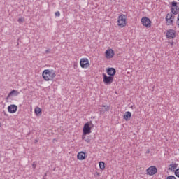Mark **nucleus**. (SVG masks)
I'll return each mask as SVG.
<instances>
[{
    "instance_id": "9b49d317",
    "label": "nucleus",
    "mask_w": 179,
    "mask_h": 179,
    "mask_svg": "<svg viewBox=\"0 0 179 179\" xmlns=\"http://www.w3.org/2000/svg\"><path fill=\"white\" fill-rule=\"evenodd\" d=\"M171 13L173 15H178L179 13V6H177L176 1H173L171 3Z\"/></svg>"
},
{
    "instance_id": "412c9836",
    "label": "nucleus",
    "mask_w": 179,
    "mask_h": 179,
    "mask_svg": "<svg viewBox=\"0 0 179 179\" xmlns=\"http://www.w3.org/2000/svg\"><path fill=\"white\" fill-rule=\"evenodd\" d=\"M23 22H24V19L23 17H20L18 19V23L21 24L23 23Z\"/></svg>"
},
{
    "instance_id": "b1692460",
    "label": "nucleus",
    "mask_w": 179,
    "mask_h": 179,
    "mask_svg": "<svg viewBox=\"0 0 179 179\" xmlns=\"http://www.w3.org/2000/svg\"><path fill=\"white\" fill-rule=\"evenodd\" d=\"M55 16H57V17H59V16H61V13H59V11H57L55 13Z\"/></svg>"
},
{
    "instance_id": "f3484780",
    "label": "nucleus",
    "mask_w": 179,
    "mask_h": 179,
    "mask_svg": "<svg viewBox=\"0 0 179 179\" xmlns=\"http://www.w3.org/2000/svg\"><path fill=\"white\" fill-rule=\"evenodd\" d=\"M34 113L36 117H40V115L43 114V110L41 109V108L37 106L34 108Z\"/></svg>"
},
{
    "instance_id": "f03ea898",
    "label": "nucleus",
    "mask_w": 179,
    "mask_h": 179,
    "mask_svg": "<svg viewBox=\"0 0 179 179\" xmlns=\"http://www.w3.org/2000/svg\"><path fill=\"white\" fill-rule=\"evenodd\" d=\"M116 23L117 27H120V29H124V27H126L127 24H128V17H127V15H119Z\"/></svg>"
},
{
    "instance_id": "6ab92c4d",
    "label": "nucleus",
    "mask_w": 179,
    "mask_h": 179,
    "mask_svg": "<svg viewBox=\"0 0 179 179\" xmlns=\"http://www.w3.org/2000/svg\"><path fill=\"white\" fill-rule=\"evenodd\" d=\"M106 111H110V106L107 105H103L100 113H106Z\"/></svg>"
},
{
    "instance_id": "bb28decb",
    "label": "nucleus",
    "mask_w": 179,
    "mask_h": 179,
    "mask_svg": "<svg viewBox=\"0 0 179 179\" xmlns=\"http://www.w3.org/2000/svg\"><path fill=\"white\" fill-rule=\"evenodd\" d=\"M32 167H33L34 169H35L36 164H33V165H32Z\"/></svg>"
},
{
    "instance_id": "ddd939ff",
    "label": "nucleus",
    "mask_w": 179,
    "mask_h": 179,
    "mask_svg": "<svg viewBox=\"0 0 179 179\" xmlns=\"http://www.w3.org/2000/svg\"><path fill=\"white\" fill-rule=\"evenodd\" d=\"M8 111L10 114H15L17 111V106L13 104L8 107Z\"/></svg>"
},
{
    "instance_id": "9d476101",
    "label": "nucleus",
    "mask_w": 179,
    "mask_h": 179,
    "mask_svg": "<svg viewBox=\"0 0 179 179\" xmlns=\"http://www.w3.org/2000/svg\"><path fill=\"white\" fill-rule=\"evenodd\" d=\"M166 22L167 26H171L174 23V15L168 13L166 16Z\"/></svg>"
},
{
    "instance_id": "0eeeda50",
    "label": "nucleus",
    "mask_w": 179,
    "mask_h": 179,
    "mask_svg": "<svg viewBox=\"0 0 179 179\" xmlns=\"http://www.w3.org/2000/svg\"><path fill=\"white\" fill-rule=\"evenodd\" d=\"M176 36L177 32L173 29H169L166 31V37L169 40H173V38H176Z\"/></svg>"
},
{
    "instance_id": "2eb2a0df",
    "label": "nucleus",
    "mask_w": 179,
    "mask_h": 179,
    "mask_svg": "<svg viewBox=\"0 0 179 179\" xmlns=\"http://www.w3.org/2000/svg\"><path fill=\"white\" fill-rule=\"evenodd\" d=\"M86 157V153L83 151H80L77 154L78 160H85Z\"/></svg>"
},
{
    "instance_id": "4468645a",
    "label": "nucleus",
    "mask_w": 179,
    "mask_h": 179,
    "mask_svg": "<svg viewBox=\"0 0 179 179\" xmlns=\"http://www.w3.org/2000/svg\"><path fill=\"white\" fill-rule=\"evenodd\" d=\"M178 167V164L172 162L171 164L169 165V170H170V171H176Z\"/></svg>"
},
{
    "instance_id": "6e6552de",
    "label": "nucleus",
    "mask_w": 179,
    "mask_h": 179,
    "mask_svg": "<svg viewBox=\"0 0 179 179\" xmlns=\"http://www.w3.org/2000/svg\"><path fill=\"white\" fill-rule=\"evenodd\" d=\"M147 176H155L157 173V167L156 166H150L145 171Z\"/></svg>"
},
{
    "instance_id": "4be33fe9",
    "label": "nucleus",
    "mask_w": 179,
    "mask_h": 179,
    "mask_svg": "<svg viewBox=\"0 0 179 179\" xmlns=\"http://www.w3.org/2000/svg\"><path fill=\"white\" fill-rule=\"evenodd\" d=\"M175 176H176V177L179 178V169H178L175 171Z\"/></svg>"
},
{
    "instance_id": "1a4fd4ad",
    "label": "nucleus",
    "mask_w": 179,
    "mask_h": 179,
    "mask_svg": "<svg viewBox=\"0 0 179 179\" xmlns=\"http://www.w3.org/2000/svg\"><path fill=\"white\" fill-rule=\"evenodd\" d=\"M114 55H115L114 50L110 48H108L105 52V57L106 59H111L112 58H114Z\"/></svg>"
},
{
    "instance_id": "f8f14e48",
    "label": "nucleus",
    "mask_w": 179,
    "mask_h": 179,
    "mask_svg": "<svg viewBox=\"0 0 179 179\" xmlns=\"http://www.w3.org/2000/svg\"><path fill=\"white\" fill-rule=\"evenodd\" d=\"M106 73L109 76H112L113 78H114V76H115V73H117V71H115V69L113 67H109L106 69Z\"/></svg>"
},
{
    "instance_id": "cd10ccee",
    "label": "nucleus",
    "mask_w": 179,
    "mask_h": 179,
    "mask_svg": "<svg viewBox=\"0 0 179 179\" xmlns=\"http://www.w3.org/2000/svg\"><path fill=\"white\" fill-rule=\"evenodd\" d=\"M147 153H149V151H147Z\"/></svg>"
},
{
    "instance_id": "a211bd4d",
    "label": "nucleus",
    "mask_w": 179,
    "mask_h": 179,
    "mask_svg": "<svg viewBox=\"0 0 179 179\" xmlns=\"http://www.w3.org/2000/svg\"><path fill=\"white\" fill-rule=\"evenodd\" d=\"M132 117V113H131V112L129 111H127L125 112L123 118L124 120H125V121H129V120H131V117Z\"/></svg>"
},
{
    "instance_id": "aec40b11",
    "label": "nucleus",
    "mask_w": 179,
    "mask_h": 179,
    "mask_svg": "<svg viewBox=\"0 0 179 179\" xmlns=\"http://www.w3.org/2000/svg\"><path fill=\"white\" fill-rule=\"evenodd\" d=\"M99 169L102 171L106 170V163L104 162H99Z\"/></svg>"
},
{
    "instance_id": "c85d7f7f",
    "label": "nucleus",
    "mask_w": 179,
    "mask_h": 179,
    "mask_svg": "<svg viewBox=\"0 0 179 179\" xmlns=\"http://www.w3.org/2000/svg\"><path fill=\"white\" fill-rule=\"evenodd\" d=\"M178 1H179V0H178Z\"/></svg>"
},
{
    "instance_id": "423d86ee",
    "label": "nucleus",
    "mask_w": 179,
    "mask_h": 179,
    "mask_svg": "<svg viewBox=\"0 0 179 179\" xmlns=\"http://www.w3.org/2000/svg\"><path fill=\"white\" fill-rule=\"evenodd\" d=\"M102 79L104 85H111L114 82V77L108 76L106 73L102 74Z\"/></svg>"
},
{
    "instance_id": "a878e982",
    "label": "nucleus",
    "mask_w": 179,
    "mask_h": 179,
    "mask_svg": "<svg viewBox=\"0 0 179 179\" xmlns=\"http://www.w3.org/2000/svg\"><path fill=\"white\" fill-rule=\"evenodd\" d=\"M170 44L171 45H174V42H171Z\"/></svg>"
},
{
    "instance_id": "20e7f679",
    "label": "nucleus",
    "mask_w": 179,
    "mask_h": 179,
    "mask_svg": "<svg viewBox=\"0 0 179 179\" xmlns=\"http://www.w3.org/2000/svg\"><path fill=\"white\" fill-rule=\"evenodd\" d=\"M80 66L82 69H89L90 68V60L87 57H82L80 59Z\"/></svg>"
},
{
    "instance_id": "39448f33",
    "label": "nucleus",
    "mask_w": 179,
    "mask_h": 179,
    "mask_svg": "<svg viewBox=\"0 0 179 179\" xmlns=\"http://www.w3.org/2000/svg\"><path fill=\"white\" fill-rule=\"evenodd\" d=\"M141 23L143 27H145V29H150V27H152V20L146 16H144L141 19Z\"/></svg>"
},
{
    "instance_id": "5701e85b",
    "label": "nucleus",
    "mask_w": 179,
    "mask_h": 179,
    "mask_svg": "<svg viewBox=\"0 0 179 179\" xmlns=\"http://www.w3.org/2000/svg\"><path fill=\"white\" fill-rule=\"evenodd\" d=\"M166 179H177L174 176H169L166 177Z\"/></svg>"
},
{
    "instance_id": "f257e3e1",
    "label": "nucleus",
    "mask_w": 179,
    "mask_h": 179,
    "mask_svg": "<svg viewBox=\"0 0 179 179\" xmlns=\"http://www.w3.org/2000/svg\"><path fill=\"white\" fill-rule=\"evenodd\" d=\"M57 77V71L52 69H45L42 72V78L45 82H50L55 79Z\"/></svg>"
},
{
    "instance_id": "393cba45",
    "label": "nucleus",
    "mask_w": 179,
    "mask_h": 179,
    "mask_svg": "<svg viewBox=\"0 0 179 179\" xmlns=\"http://www.w3.org/2000/svg\"><path fill=\"white\" fill-rule=\"evenodd\" d=\"M83 141H85V142H87V143H90V138H86V137L85 138V139H83Z\"/></svg>"
},
{
    "instance_id": "dca6fc26",
    "label": "nucleus",
    "mask_w": 179,
    "mask_h": 179,
    "mask_svg": "<svg viewBox=\"0 0 179 179\" xmlns=\"http://www.w3.org/2000/svg\"><path fill=\"white\" fill-rule=\"evenodd\" d=\"M19 91L16 90H13L7 96L6 99L9 100V99H10V97L13 96H19Z\"/></svg>"
},
{
    "instance_id": "7ed1b4c3",
    "label": "nucleus",
    "mask_w": 179,
    "mask_h": 179,
    "mask_svg": "<svg viewBox=\"0 0 179 179\" xmlns=\"http://www.w3.org/2000/svg\"><path fill=\"white\" fill-rule=\"evenodd\" d=\"M93 123L90 122H86L83 128L82 139H85L86 135H90L92 134V129H93Z\"/></svg>"
}]
</instances>
